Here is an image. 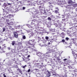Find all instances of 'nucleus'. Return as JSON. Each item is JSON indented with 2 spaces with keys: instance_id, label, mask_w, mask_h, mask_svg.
<instances>
[{
  "instance_id": "1",
  "label": "nucleus",
  "mask_w": 77,
  "mask_h": 77,
  "mask_svg": "<svg viewBox=\"0 0 77 77\" xmlns=\"http://www.w3.org/2000/svg\"><path fill=\"white\" fill-rule=\"evenodd\" d=\"M36 54L37 56H40V58L42 59V60L46 59V54H43L41 52H37Z\"/></svg>"
},
{
  "instance_id": "2",
  "label": "nucleus",
  "mask_w": 77,
  "mask_h": 77,
  "mask_svg": "<svg viewBox=\"0 0 77 77\" xmlns=\"http://www.w3.org/2000/svg\"><path fill=\"white\" fill-rule=\"evenodd\" d=\"M48 64L49 65H51L52 67V68L53 69L54 68H55V64H51V62H48Z\"/></svg>"
},
{
  "instance_id": "3",
  "label": "nucleus",
  "mask_w": 77,
  "mask_h": 77,
  "mask_svg": "<svg viewBox=\"0 0 77 77\" xmlns=\"http://www.w3.org/2000/svg\"><path fill=\"white\" fill-rule=\"evenodd\" d=\"M53 54H54L55 55V57L56 58H58V56H59V53L57 54V53H53Z\"/></svg>"
},
{
  "instance_id": "4",
  "label": "nucleus",
  "mask_w": 77,
  "mask_h": 77,
  "mask_svg": "<svg viewBox=\"0 0 77 77\" xmlns=\"http://www.w3.org/2000/svg\"><path fill=\"white\" fill-rule=\"evenodd\" d=\"M53 75H54L55 77H65L64 76H60L59 75L56 74H53Z\"/></svg>"
},
{
  "instance_id": "5",
  "label": "nucleus",
  "mask_w": 77,
  "mask_h": 77,
  "mask_svg": "<svg viewBox=\"0 0 77 77\" xmlns=\"http://www.w3.org/2000/svg\"><path fill=\"white\" fill-rule=\"evenodd\" d=\"M14 37L16 38H18V34H17V33L16 32H14Z\"/></svg>"
},
{
  "instance_id": "6",
  "label": "nucleus",
  "mask_w": 77,
  "mask_h": 77,
  "mask_svg": "<svg viewBox=\"0 0 77 77\" xmlns=\"http://www.w3.org/2000/svg\"><path fill=\"white\" fill-rule=\"evenodd\" d=\"M66 7L67 8L69 9H72V5H68L66 6Z\"/></svg>"
},
{
  "instance_id": "7",
  "label": "nucleus",
  "mask_w": 77,
  "mask_h": 77,
  "mask_svg": "<svg viewBox=\"0 0 77 77\" xmlns=\"http://www.w3.org/2000/svg\"><path fill=\"white\" fill-rule=\"evenodd\" d=\"M12 45H16V42L14 41L11 42V43Z\"/></svg>"
},
{
  "instance_id": "8",
  "label": "nucleus",
  "mask_w": 77,
  "mask_h": 77,
  "mask_svg": "<svg viewBox=\"0 0 77 77\" xmlns=\"http://www.w3.org/2000/svg\"><path fill=\"white\" fill-rule=\"evenodd\" d=\"M50 8L49 7L47 8L44 9L45 11H49L50 10Z\"/></svg>"
},
{
  "instance_id": "9",
  "label": "nucleus",
  "mask_w": 77,
  "mask_h": 77,
  "mask_svg": "<svg viewBox=\"0 0 77 77\" xmlns=\"http://www.w3.org/2000/svg\"><path fill=\"white\" fill-rule=\"evenodd\" d=\"M68 3L69 4H72L74 3V2H72L71 0H69V1L68 2Z\"/></svg>"
},
{
  "instance_id": "10",
  "label": "nucleus",
  "mask_w": 77,
  "mask_h": 77,
  "mask_svg": "<svg viewBox=\"0 0 77 77\" xmlns=\"http://www.w3.org/2000/svg\"><path fill=\"white\" fill-rule=\"evenodd\" d=\"M51 74L50 72H48V74L47 75V77H50L51 76Z\"/></svg>"
},
{
  "instance_id": "11",
  "label": "nucleus",
  "mask_w": 77,
  "mask_h": 77,
  "mask_svg": "<svg viewBox=\"0 0 77 77\" xmlns=\"http://www.w3.org/2000/svg\"><path fill=\"white\" fill-rule=\"evenodd\" d=\"M42 8H43V7L41 6H40L39 7V9L41 11L42 10Z\"/></svg>"
},
{
  "instance_id": "12",
  "label": "nucleus",
  "mask_w": 77,
  "mask_h": 77,
  "mask_svg": "<svg viewBox=\"0 0 77 77\" xmlns=\"http://www.w3.org/2000/svg\"><path fill=\"white\" fill-rule=\"evenodd\" d=\"M55 13H56V14H59V10L55 11Z\"/></svg>"
},
{
  "instance_id": "13",
  "label": "nucleus",
  "mask_w": 77,
  "mask_h": 77,
  "mask_svg": "<svg viewBox=\"0 0 77 77\" xmlns=\"http://www.w3.org/2000/svg\"><path fill=\"white\" fill-rule=\"evenodd\" d=\"M11 52H12V53H15V49H11Z\"/></svg>"
},
{
  "instance_id": "14",
  "label": "nucleus",
  "mask_w": 77,
  "mask_h": 77,
  "mask_svg": "<svg viewBox=\"0 0 77 77\" xmlns=\"http://www.w3.org/2000/svg\"><path fill=\"white\" fill-rule=\"evenodd\" d=\"M62 26V25L60 23H59V25H58V27L60 28V27H61Z\"/></svg>"
},
{
  "instance_id": "15",
  "label": "nucleus",
  "mask_w": 77,
  "mask_h": 77,
  "mask_svg": "<svg viewBox=\"0 0 77 77\" xmlns=\"http://www.w3.org/2000/svg\"><path fill=\"white\" fill-rule=\"evenodd\" d=\"M70 29H71L70 30H71V28H70ZM70 30H69V31H68L67 33L68 34H69V33H70V32H71V31Z\"/></svg>"
},
{
  "instance_id": "16",
  "label": "nucleus",
  "mask_w": 77,
  "mask_h": 77,
  "mask_svg": "<svg viewBox=\"0 0 77 77\" xmlns=\"http://www.w3.org/2000/svg\"><path fill=\"white\" fill-rule=\"evenodd\" d=\"M65 35V34L63 32H62L61 34V35L62 38H64V35Z\"/></svg>"
},
{
  "instance_id": "17",
  "label": "nucleus",
  "mask_w": 77,
  "mask_h": 77,
  "mask_svg": "<svg viewBox=\"0 0 77 77\" xmlns=\"http://www.w3.org/2000/svg\"><path fill=\"white\" fill-rule=\"evenodd\" d=\"M8 17H9L10 18H11V17H14V15H12L10 14L8 15Z\"/></svg>"
},
{
  "instance_id": "18",
  "label": "nucleus",
  "mask_w": 77,
  "mask_h": 77,
  "mask_svg": "<svg viewBox=\"0 0 77 77\" xmlns=\"http://www.w3.org/2000/svg\"><path fill=\"white\" fill-rule=\"evenodd\" d=\"M74 57L75 59H76L77 57V54H75V55H74Z\"/></svg>"
},
{
  "instance_id": "19",
  "label": "nucleus",
  "mask_w": 77,
  "mask_h": 77,
  "mask_svg": "<svg viewBox=\"0 0 77 77\" xmlns=\"http://www.w3.org/2000/svg\"><path fill=\"white\" fill-rule=\"evenodd\" d=\"M47 45L45 44L44 45H42L41 46V47H47Z\"/></svg>"
},
{
  "instance_id": "20",
  "label": "nucleus",
  "mask_w": 77,
  "mask_h": 77,
  "mask_svg": "<svg viewBox=\"0 0 77 77\" xmlns=\"http://www.w3.org/2000/svg\"><path fill=\"white\" fill-rule=\"evenodd\" d=\"M8 24H9V25H13V22H10V24H9V23H8Z\"/></svg>"
},
{
  "instance_id": "21",
  "label": "nucleus",
  "mask_w": 77,
  "mask_h": 77,
  "mask_svg": "<svg viewBox=\"0 0 77 77\" xmlns=\"http://www.w3.org/2000/svg\"><path fill=\"white\" fill-rule=\"evenodd\" d=\"M72 54H73V55H74H74L75 54V52L73 51H72Z\"/></svg>"
},
{
  "instance_id": "22",
  "label": "nucleus",
  "mask_w": 77,
  "mask_h": 77,
  "mask_svg": "<svg viewBox=\"0 0 77 77\" xmlns=\"http://www.w3.org/2000/svg\"><path fill=\"white\" fill-rule=\"evenodd\" d=\"M50 32H55L54 29H51L50 31Z\"/></svg>"
},
{
  "instance_id": "23",
  "label": "nucleus",
  "mask_w": 77,
  "mask_h": 77,
  "mask_svg": "<svg viewBox=\"0 0 77 77\" xmlns=\"http://www.w3.org/2000/svg\"><path fill=\"white\" fill-rule=\"evenodd\" d=\"M30 57V55H29L27 57V59H28V60H30V59H28V58H29V57Z\"/></svg>"
},
{
  "instance_id": "24",
  "label": "nucleus",
  "mask_w": 77,
  "mask_h": 77,
  "mask_svg": "<svg viewBox=\"0 0 77 77\" xmlns=\"http://www.w3.org/2000/svg\"><path fill=\"white\" fill-rule=\"evenodd\" d=\"M22 43H23L22 42H19L18 43V45H21V44H22Z\"/></svg>"
},
{
  "instance_id": "25",
  "label": "nucleus",
  "mask_w": 77,
  "mask_h": 77,
  "mask_svg": "<svg viewBox=\"0 0 77 77\" xmlns=\"http://www.w3.org/2000/svg\"><path fill=\"white\" fill-rule=\"evenodd\" d=\"M54 24V25L56 27H58V25H57V24L55 23Z\"/></svg>"
},
{
  "instance_id": "26",
  "label": "nucleus",
  "mask_w": 77,
  "mask_h": 77,
  "mask_svg": "<svg viewBox=\"0 0 77 77\" xmlns=\"http://www.w3.org/2000/svg\"><path fill=\"white\" fill-rule=\"evenodd\" d=\"M23 39H26V36L25 35L23 36Z\"/></svg>"
},
{
  "instance_id": "27",
  "label": "nucleus",
  "mask_w": 77,
  "mask_h": 77,
  "mask_svg": "<svg viewBox=\"0 0 77 77\" xmlns=\"http://www.w3.org/2000/svg\"><path fill=\"white\" fill-rule=\"evenodd\" d=\"M7 56H9L10 55V54L9 53H7L6 54Z\"/></svg>"
},
{
  "instance_id": "28",
  "label": "nucleus",
  "mask_w": 77,
  "mask_h": 77,
  "mask_svg": "<svg viewBox=\"0 0 77 77\" xmlns=\"http://www.w3.org/2000/svg\"><path fill=\"white\" fill-rule=\"evenodd\" d=\"M35 21V20H34L33 21H32V23L33 24H33H34V22H36V21Z\"/></svg>"
},
{
  "instance_id": "29",
  "label": "nucleus",
  "mask_w": 77,
  "mask_h": 77,
  "mask_svg": "<svg viewBox=\"0 0 77 77\" xmlns=\"http://www.w3.org/2000/svg\"><path fill=\"white\" fill-rule=\"evenodd\" d=\"M45 38L46 39H49V38L48 37V36H46L45 37Z\"/></svg>"
},
{
  "instance_id": "30",
  "label": "nucleus",
  "mask_w": 77,
  "mask_h": 77,
  "mask_svg": "<svg viewBox=\"0 0 77 77\" xmlns=\"http://www.w3.org/2000/svg\"><path fill=\"white\" fill-rule=\"evenodd\" d=\"M26 66H27L26 65H25V66H22V68H25L26 67Z\"/></svg>"
},
{
  "instance_id": "31",
  "label": "nucleus",
  "mask_w": 77,
  "mask_h": 77,
  "mask_svg": "<svg viewBox=\"0 0 77 77\" xmlns=\"http://www.w3.org/2000/svg\"><path fill=\"white\" fill-rule=\"evenodd\" d=\"M27 26L28 27H29V28H30V27H32L29 24L27 25Z\"/></svg>"
},
{
  "instance_id": "32",
  "label": "nucleus",
  "mask_w": 77,
  "mask_h": 77,
  "mask_svg": "<svg viewBox=\"0 0 77 77\" xmlns=\"http://www.w3.org/2000/svg\"><path fill=\"white\" fill-rule=\"evenodd\" d=\"M68 67H69V69H72V68L71 66H68Z\"/></svg>"
},
{
  "instance_id": "33",
  "label": "nucleus",
  "mask_w": 77,
  "mask_h": 77,
  "mask_svg": "<svg viewBox=\"0 0 77 77\" xmlns=\"http://www.w3.org/2000/svg\"><path fill=\"white\" fill-rule=\"evenodd\" d=\"M48 20H51V18L50 17H48Z\"/></svg>"
},
{
  "instance_id": "34",
  "label": "nucleus",
  "mask_w": 77,
  "mask_h": 77,
  "mask_svg": "<svg viewBox=\"0 0 77 77\" xmlns=\"http://www.w3.org/2000/svg\"><path fill=\"white\" fill-rule=\"evenodd\" d=\"M56 17H57V18H60V16H56Z\"/></svg>"
},
{
  "instance_id": "35",
  "label": "nucleus",
  "mask_w": 77,
  "mask_h": 77,
  "mask_svg": "<svg viewBox=\"0 0 77 77\" xmlns=\"http://www.w3.org/2000/svg\"><path fill=\"white\" fill-rule=\"evenodd\" d=\"M7 3L8 5H12V3H8L7 2Z\"/></svg>"
},
{
  "instance_id": "36",
  "label": "nucleus",
  "mask_w": 77,
  "mask_h": 77,
  "mask_svg": "<svg viewBox=\"0 0 77 77\" xmlns=\"http://www.w3.org/2000/svg\"><path fill=\"white\" fill-rule=\"evenodd\" d=\"M72 41H73V42H72V43H74V42H75V40H73V39H72L71 40Z\"/></svg>"
},
{
  "instance_id": "37",
  "label": "nucleus",
  "mask_w": 77,
  "mask_h": 77,
  "mask_svg": "<svg viewBox=\"0 0 77 77\" xmlns=\"http://www.w3.org/2000/svg\"><path fill=\"white\" fill-rule=\"evenodd\" d=\"M8 50H11V48L10 47H8L7 48Z\"/></svg>"
},
{
  "instance_id": "38",
  "label": "nucleus",
  "mask_w": 77,
  "mask_h": 77,
  "mask_svg": "<svg viewBox=\"0 0 77 77\" xmlns=\"http://www.w3.org/2000/svg\"><path fill=\"white\" fill-rule=\"evenodd\" d=\"M6 30V29L5 28H3V32H5Z\"/></svg>"
},
{
  "instance_id": "39",
  "label": "nucleus",
  "mask_w": 77,
  "mask_h": 77,
  "mask_svg": "<svg viewBox=\"0 0 77 77\" xmlns=\"http://www.w3.org/2000/svg\"><path fill=\"white\" fill-rule=\"evenodd\" d=\"M45 33H47V34H48L49 33V32L47 31H45Z\"/></svg>"
},
{
  "instance_id": "40",
  "label": "nucleus",
  "mask_w": 77,
  "mask_h": 77,
  "mask_svg": "<svg viewBox=\"0 0 77 77\" xmlns=\"http://www.w3.org/2000/svg\"><path fill=\"white\" fill-rule=\"evenodd\" d=\"M26 9V7H23V10H24Z\"/></svg>"
},
{
  "instance_id": "41",
  "label": "nucleus",
  "mask_w": 77,
  "mask_h": 77,
  "mask_svg": "<svg viewBox=\"0 0 77 77\" xmlns=\"http://www.w3.org/2000/svg\"><path fill=\"white\" fill-rule=\"evenodd\" d=\"M66 40L68 41V39H69V38H68V37H66Z\"/></svg>"
},
{
  "instance_id": "42",
  "label": "nucleus",
  "mask_w": 77,
  "mask_h": 77,
  "mask_svg": "<svg viewBox=\"0 0 77 77\" xmlns=\"http://www.w3.org/2000/svg\"><path fill=\"white\" fill-rule=\"evenodd\" d=\"M19 71V72H20V73H21V74H23L22 73V71H21V70H20Z\"/></svg>"
},
{
  "instance_id": "43",
  "label": "nucleus",
  "mask_w": 77,
  "mask_h": 77,
  "mask_svg": "<svg viewBox=\"0 0 77 77\" xmlns=\"http://www.w3.org/2000/svg\"><path fill=\"white\" fill-rule=\"evenodd\" d=\"M3 75L4 77H6V76L5 75V74H3Z\"/></svg>"
},
{
  "instance_id": "44",
  "label": "nucleus",
  "mask_w": 77,
  "mask_h": 77,
  "mask_svg": "<svg viewBox=\"0 0 77 77\" xmlns=\"http://www.w3.org/2000/svg\"><path fill=\"white\" fill-rule=\"evenodd\" d=\"M70 15H69V14H68L67 15V17H69V16Z\"/></svg>"
},
{
  "instance_id": "45",
  "label": "nucleus",
  "mask_w": 77,
  "mask_h": 77,
  "mask_svg": "<svg viewBox=\"0 0 77 77\" xmlns=\"http://www.w3.org/2000/svg\"><path fill=\"white\" fill-rule=\"evenodd\" d=\"M4 6H6V3H5L4 4Z\"/></svg>"
},
{
  "instance_id": "46",
  "label": "nucleus",
  "mask_w": 77,
  "mask_h": 77,
  "mask_svg": "<svg viewBox=\"0 0 77 77\" xmlns=\"http://www.w3.org/2000/svg\"><path fill=\"white\" fill-rule=\"evenodd\" d=\"M62 42H65V40L64 39H63L62 40Z\"/></svg>"
},
{
  "instance_id": "47",
  "label": "nucleus",
  "mask_w": 77,
  "mask_h": 77,
  "mask_svg": "<svg viewBox=\"0 0 77 77\" xmlns=\"http://www.w3.org/2000/svg\"><path fill=\"white\" fill-rule=\"evenodd\" d=\"M12 60H13V61H15V59L14 58L13 59H12Z\"/></svg>"
},
{
  "instance_id": "48",
  "label": "nucleus",
  "mask_w": 77,
  "mask_h": 77,
  "mask_svg": "<svg viewBox=\"0 0 77 77\" xmlns=\"http://www.w3.org/2000/svg\"><path fill=\"white\" fill-rule=\"evenodd\" d=\"M30 69H29L28 70V72H30Z\"/></svg>"
},
{
  "instance_id": "49",
  "label": "nucleus",
  "mask_w": 77,
  "mask_h": 77,
  "mask_svg": "<svg viewBox=\"0 0 77 77\" xmlns=\"http://www.w3.org/2000/svg\"><path fill=\"white\" fill-rule=\"evenodd\" d=\"M67 60V59H65L63 60H64V61H65L66 60Z\"/></svg>"
},
{
  "instance_id": "50",
  "label": "nucleus",
  "mask_w": 77,
  "mask_h": 77,
  "mask_svg": "<svg viewBox=\"0 0 77 77\" xmlns=\"http://www.w3.org/2000/svg\"><path fill=\"white\" fill-rule=\"evenodd\" d=\"M3 47H6V46H5V45H3Z\"/></svg>"
},
{
  "instance_id": "51",
  "label": "nucleus",
  "mask_w": 77,
  "mask_h": 77,
  "mask_svg": "<svg viewBox=\"0 0 77 77\" xmlns=\"http://www.w3.org/2000/svg\"><path fill=\"white\" fill-rule=\"evenodd\" d=\"M60 4H61L62 5H64V3L62 2V3H60Z\"/></svg>"
},
{
  "instance_id": "52",
  "label": "nucleus",
  "mask_w": 77,
  "mask_h": 77,
  "mask_svg": "<svg viewBox=\"0 0 77 77\" xmlns=\"http://www.w3.org/2000/svg\"><path fill=\"white\" fill-rule=\"evenodd\" d=\"M55 9H57L58 10H59V9L58 8H57V7Z\"/></svg>"
},
{
  "instance_id": "53",
  "label": "nucleus",
  "mask_w": 77,
  "mask_h": 77,
  "mask_svg": "<svg viewBox=\"0 0 77 77\" xmlns=\"http://www.w3.org/2000/svg\"><path fill=\"white\" fill-rule=\"evenodd\" d=\"M55 51L54 50H52V52H55Z\"/></svg>"
},
{
  "instance_id": "54",
  "label": "nucleus",
  "mask_w": 77,
  "mask_h": 77,
  "mask_svg": "<svg viewBox=\"0 0 77 77\" xmlns=\"http://www.w3.org/2000/svg\"><path fill=\"white\" fill-rule=\"evenodd\" d=\"M6 21L7 22H8V21H9V20L8 19H6Z\"/></svg>"
},
{
  "instance_id": "55",
  "label": "nucleus",
  "mask_w": 77,
  "mask_h": 77,
  "mask_svg": "<svg viewBox=\"0 0 77 77\" xmlns=\"http://www.w3.org/2000/svg\"><path fill=\"white\" fill-rule=\"evenodd\" d=\"M65 77H67V75H66L65 74Z\"/></svg>"
},
{
  "instance_id": "56",
  "label": "nucleus",
  "mask_w": 77,
  "mask_h": 77,
  "mask_svg": "<svg viewBox=\"0 0 77 77\" xmlns=\"http://www.w3.org/2000/svg\"><path fill=\"white\" fill-rule=\"evenodd\" d=\"M32 42H33L34 41H35V40L34 39H32Z\"/></svg>"
},
{
  "instance_id": "57",
  "label": "nucleus",
  "mask_w": 77,
  "mask_h": 77,
  "mask_svg": "<svg viewBox=\"0 0 77 77\" xmlns=\"http://www.w3.org/2000/svg\"><path fill=\"white\" fill-rule=\"evenodd\" d=\"M39 40H41V38L39 37H38Z\"/></svg>"
},
{
  "instance_id": "58",
  "label": "nucleus",
  "mask_w": 77,
  "mask_h": 77,
  "mask_svg": "<svg viewBox=\"0 0 77 77\" xmlns=\"http://www.w3.org/2000/svg\"><path fill=\"white\" fill-rule=\"evenodd\" d=\"M50 0H46V1L47 2H48V1H50Z\"/></svg>"
},
{
  "instance_id": "59",
  "label": "nucleus",
  "mask_w": 77,
  "mask_h": 77,
  "mask_svg": "<svg viewBox=\"0 0 77 77\" xmlns=\"http://www.w3.org/2000/svg\"><path fill=\"white\" fill-rule=\"evenodd\" d=\"M49 5H51V3H50V2H49Z\"/></svg>"
},
{
  "instance_id": "60",
  "label": "nucleus",
  "mask_w": 77,
  "mask_h": 77,
  "mask_svg": "<svg viewBox=\"0 0 77 77\" xmlns=\"http://www.w3.org/2000/svg\"><path fill=\"white\" fill-rule=\"evenodd\" d=\"M32 18H35V17L33 16V17H32Z\"/></svg>"
},
{
  "instance_id": "61",
  "label": "nucleus",
  "mask_w": 77,
  "mask_h": 77,
  "mask_svg": "<svg viewBox=\"0 0 77 77\" xmlns=\"http://www.w3.org/2000/svg\"><path fill=\"white\" fill-rule=\"evenodd\" d=\"M76 72H77V70H75Z\"/></svg>"
},
{
  "instance_id": "62",
  "label": "nucleus",
  "mask_w": 77,
  "mask_h": 77,
  "mask_svg": "<svg viewBox=\"0 0 77 77\" xmlns=\"http://www.w3.org/2000/svg\"><path fill=\"white\" fill-rule=\"evenodd\" d=\"M48 44H49V45H50V43L49 42V43H48Z\"/></svg>"
},
{
  "instance_id": "63",
  "label": "nucleus",
  "mask_w": 77,
  "mask_h": 77,
  "mask_svg": "<svg viewBox=\"0 0 77 77\" xmlns=\"http://www.w3.org/2000/svg\"><path fill=\"white\" fill-rule=\"evenodd\" d=\"M49 53V52H47L46 54H48Z\"/></svg>"
},
{
  "instance_id": "64",
  "label": "nucleus",
  "mask_w": 77,
  "mask_h": 77,
  "mask_svg": "<svg viewBox=\"0 0 77 77\" xmlns=\"http://www.w3.org/2000/svg\"><path fill=\"white\" fill-rule=\"evenodd\" d=\"M76 11H77V9L76 10Z\"/></svg>"
}]
</instances>
